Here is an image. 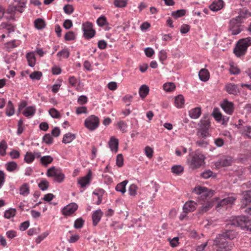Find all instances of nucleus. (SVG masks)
<instances>
[{"label": "nucleus", "instance_id": "a18cd8bd", "mask_svg": "<svg viewBox=\"0 0 251 251\" xmlns=\"http://www.w3.org/2000/svg\"><path fill=\"white\" fill-rule=\"evenodd\" d=\"M213 117L218 122L222 121L223 115L217 108H214L212 113Z\"/></svg>", "mask_w": 251, "mask_h": 251}, {"label": "nucleus", "instance_id": "4c0bfd02", "mask_svg": "<svg viewBox=\"0 0 251 251\" xmlns=\"http://www.w3.org/2000/svg\"><path fill=\"white\" fill-rule=\"evenodd\" d=\"M15 112L14 106L11 102L9 100L8 102L7 106L6 108V113L8 116H12L14 114Z\"/></svg>", "mask_w": 251, "mask_h": 251}, {"label": "nucleus", "instance_id": "338daca9", "mask_svg": "<svg viewBox=\"0 0 251 251\" xmlns=\"http://www.w3.org/2000/svg\"><path fill=\"white\" fill-rule=\"evenodd\" d=\"M98 25L100 26H103L106 23V19L104 16H100L97 21Z\"/></svg>", "mask_w": 251, "mask_h": 251}, {"label": "nucleus", "instance_id": "774afa93", "mask_svg": "<svg viewBox=\"0 0 251 251\" xmlns=\"http://www.w3.org/2000/svg\"><path fill=\"white\" fill-rule=\"evenodd\" d=\"M11 158L15 159L19 158L20 156V152L17 150H12L9 153Z\"/></svg>", "mask_w": 251, "mask_h": 251}, {"label": "nucleus", "instance_id": "e433bc0d", "mask_svg": "<svg viewBox=\"0 0 251 251\" xmlns=\"http://www.w3.org/2000/svg\"><path fill=\"white\" fill-rule=\"evenodd\" d=\"M171 170L174 174L179 175L183 172L184 169L181 165H174L172 167Z\"/></svg>", "mask_w": 251, "mask_h": 251}, {"label": "nucleus", "instance_id": "f3484780", "mask_svg": "<svg viewBox=\"0 0 251 251\" xmlns=\"http://www.w3.org/2000/svg\"><path fill=\"white\" fill-rule=\"evenodd\" d=\"M219 235L223 236L226 239H228L232 240L236 237L238 235L237 232L233 229L226 230L225 232H223Z\"/></svg>", "mask_w": 251, "mask_h": 251}, {"label": "nucleus", "instance_id": "4468645a", "mask_svg": "<svg viewBox=\"0 0 251 251\" xmlns=\"http://www.w3.org/2000/svg\"><path fill=\"white\" fill-rule=\"evenodd\" d=\"M197 203L193 201H190L185 202L183 206V210L185 212H192L196 209Z\"/></svg>", "mask_w": 251, "mask_h": 251}, {"label": "nucleus", "instance_id": "aec40b11", "mask_svg": "<svg viewBox=\"0 0 251 251\" xmlns=\"http://www.w3.org/2000/svg\"><path fill=\"white\" fill-rule=\"evenodd\" d=\"M102 216V212L100 209L96 210L92 214L93 225H97Z\"/></svg>", "mask_w": 251, "mask_h": 251}, {"label": "nucleus", "instance_id": "bb28decb", "mask_svg": "<svg viewBox=\"0 0 251 251\" xmlns=\"http://www.w3.org/2000/svg\"><path fill=\"white\" fill-rule=\"evenodd\" d=\"M76 136L75 134L68 132L65 134L63 138L62 142L64 144L71 143L75 138Z\"/></svg>", "mask_w": 251, "mask_h": 251}, {"label": "nucleus", "instance_id": "c85d7f7f", "mask_svg": "<svg viewBox=\"0 0 251 251\" xmlns=\"http://www.w3.org/2000/svg\"><path fill=\"white\" fill-rule=\"evenodd\" d=\"M53 158L50 155L42 156L40 158L41 164L45 166H47L53 161Z\"/></svg>", "mask_w": 251, "mask_h": 251}, {"label": "nucleus", "instance_id": "cd10ccee", "mask_svg": "<svg viewBox=\"0 0 251 251\" xmlns=\"http://www.w3.org/2000/svg\"><path fill=\"white\" fill-rule=\"evenodd\" d=\"M26 56L29 66L32 67H34L36 62L34 53L32 52H29L26 54Z\"/></svg>", "mask_w": 251, "mask_h": 251}, {"label": "nucleus", "instance_id": "a19ab883", "mask_svg": "<svg viewBox=\"0 0 251 251\" xmlns=\"http://www.w3.org/2000/svg\"><path fill=\"white\" fill-rule=\"evenodd\" d=\"M7 148V145L6 141L2 140L0 143V155L4 156L6 154V150Z\"/></svg>", "mask_w": 251, "mask_h": 251}, {"label": "nucleus", "instance_id": "9b49d317", "mask_svg": "<svg viewBox=\"0 0 251 251\" xmlns=\"http://www.w3.org/2000/svg\"><path fill=\"white\" fill-rule=\"evenodd\" d=\"M236 199V198L234 196H230L225 198L219 201L216 206V208H221L226 205L232 204Z\"/></svg>", "mask_w": 251, "mask_h": 251}, {"label": "nucleus", "instance_id": "423d86ee", "mask_svg": "<svg viewBox=\"0 0 251 251\" xmlns=\"http://www.w3.org/2000/svg\"><path fill=\"white\" fill-rule=\"evenodd\" d=\"M99 119L95 115H91L84 121V125L89 130H95L99 126Z\"/></svg>", "mask_w": 251, "mask_h": 251}, {"label": "nucleus", "instance_id": "f03ea898", "mask_svg": "<svg viewBox=\"0 0 251 251\" xmlns=\"http://www.w3.org/2000/svg\"><path fill=\"white\" fill-rule=\"evenodd\" d=\"M213 246L216 251H229L233 248L234 244L227 242L223 236L218 234L213 241Z\"/></svg>", "mask_w": 251, "mask_h": 251}, {"label": "nucleus", "instance_id": "9d476101", "mask_svg": "<svg viewBox=\"0 0 251 251\" xmlns=\"http://www.w3.org/2000/svg\"><path fill=\"white\" fill-rule=\"evenodd\" d=\"M78 205L75 203H71L64 207L62 214L64 215L69 216L74 213L77 209Z\"/></svg>", "mask_w": 251, "mask_h": 251}, {"label": "nucleus", "instance_id": "6e6552de", "mask_svg": "<svg viewBox=\"0 0 251 251\" xmlns=\"http://www.w3.org/2000/svg\"><path fill=\"white\" fill-rule=\"evenodd\" d=\"M82 29L83 31V35L87 39L93 37L95 34V30L93 29V24L87 22L82 24Z\"/></svg>", "mask_w": 251, "mask_h": 251}, {"label": "nucleus", "instance_id": "3c124183", "mask_svg": "<svg viewBox=\"0 0 251 251\" xmlns=\"http://www.w3.org/2000/svg\"><path fill=\"white\" fill-rule=\"evenodd\" d=\"M42 76V73L41 72L35 71L31 73L29 77L32 79L39 80Z\"/></svg>", "mask_w": 251, "mask_h": 251}, {"label": "nucleus", "instance_id": "de8ad7c7", "mask_svg": "<svg viewBox=\"0 0 251 251\" xmlns=\"http://www.w3.org/2000/svg\"><path fill=\"white\" fill-rule=\"evenodd\" d=\"M114 4L117 7H124L127 4V0H115Z\"/></svg>", "mask_w": 251, "mask_h": 251}, {"label": "nucleus", "instance_id": "6ab92c4d", "mask_svg": "<svg viewBox=\"0 0 251 251\" xmlns=\"http://www.w3.org/2000/svg\"><path fill=\"white\" fill-rule=\"evenodd\" d=\"M224 5V1L222 0H218L214 1L213 3L209 5V8L211 11H217L221 9Z\"/></svg>", "mask_w": 251, "mask_h": 251}, {"label": "nucleus", "instance_id": "5701e85b", "mask_svg": "<svg viewBox=\"0 0 251 251\" xmlns=\"http://www.w3.org/2000/svg\"><path fill=\"white\" fill-rule=\"evenodd\" d=\"M201 115V108L196 107L191 109L189 111V115L192 119H198Z\"/></svg>", "mask_w": 251, "mask_h": 251}, {"label": "nucleus", "instance_id": "0eeeda50", "mask_svg": "<svg viewBox=\"0 0 251 251\" xmlns=\"http://www.w3.org/2000/svg\"><path fill=\"white\" fill-rule=\"evenodd\" d=\"M204 155L200 152H196L192 157L190 166L193 169L199 168L204 162Z\"/></svg>", "mask_w": 251, "mask_h": 251}, {"label": "nucleus", "instance_id": "7c9ffc66", "mask_svg": "<svg viewBox=\"0 0 251 251\" xmlns=\"http://www.w3.org/2000/svg\"><path fill=\"white\" fill-rule=\"evenodd\" d=\"M149 92V88L146 85H142L139 89V95L141 98H144Z\"/></svg>", "mask_w": 251, "mask_h": 251}, {"label": "nucleus", "instance_id": "8fccbe9b", "mask_svg": "<svg viewBox=\"0 0 251 251\" xmlns=\"http://www.w3.org/2000/svg\"><path fill=\"white\" fill-rule=\"evenodd\" d=\"M137 188H138L135 184H131L128 188L129 194L132 196H135L136 195Z\"/></svg>", "mask_w": 251, "mask_h": 251}, {"label": "nucleus", "instance_id": "2f4dec72", "mask_svg": "<svg viewBox=\"0 0 251 251\" xmlns=\"http://www.w3.org/2000/svg\"><path fill=\"white\" fill-rule=\"evenodd\" d=\"M175 103L177 108H182L184 103L183 96L181 95L177 96L175 99Z\"/></svg>", "mask_w": 251, "mask_h": 251}, {"label": "nucleus", "instance_id": "864d4df0", "mask_svg": "<svg viewBox=\"0 0 251 251\" xmlns=\"http://www.w3.org/2000/svg\"><path fill=\"white\" fill-rule=\"evenodd\" d=\"M38 186L41 190H42V191L46 190L49 187V182L47 180H45V179L42 180L38 184Z\"/></svg>", "mask_w": 251, "mask_h": 251}, {"label": "nucleus", "instance_id": "680f3d73", "mask_svg": "<svg viewBox=\"0 0 251 251\" xmlns=\"http://www.w3.org/2000/svg\"><path fill=\"white\" fill-rule=\"evenodd\" d=\"M213 173L211 171L207 170L201 173V176L205 179H207L210 177L213 176Z\"/></svg>", "mask_w": 251, "mask_h": 251}, {"label": "nucleus", "instance_id": "1a4fd4ad", "mask_svg": "<svg viewBox=\"0 0 251 251\" xmlns=\"http://www.w3.org/2000/svg\"><path fill=\"white\" fill-rule=\"evenodd\" d=\"M193 192L196 194L200 195L201 197L210 198L214 195V191L212 190H208L207 188L202 186L196 187Z\"/></svg>", "mask_w": 251, "mask_h": 251}, {"label": "nucleus", "instance_id": "dca6fc26", "mask_svg": "<svg viewBox=\"0 0 251 251\" xmlns=\"http://www.w3.org/2000/svg\"><path fill=\"white\" fill-rule=\"evenodd\" d=\"M242 195L241 202L243 205H247L251 202V190L243 192Z\"/></svg>", "mask_w": 251, "mask_h": 251}, {"label": "nucleus", "instance_id": "f8f14e48", "mask_svg": "<svg viewBox=\"0 0 251 251\" xmlns=\"http://www.w3.org/2000/svg\"><path fill=\"white\" fill-rule=\"evenodd\" d=\"M221 107L227 114L231 115L234 110V104L232 102L225 100L221 104Z\"/></svg>", "mask_w": 251, "mask_h": 251}, {"label": "nucleus", "instance_id": "603ef678", "mask_svg": "<svg viewBox=\"0 0 251 251\" xmlns=\"http://www.w3.org/2000/svg\"><path fill=\"white\" fill-rule=\"evenodd\" d=\"M57 55L58 57H63L64 58H67L70 55V52L67 49H65L59 51L57 53Z\"/></svg>", "mask_w": 251, "mask_h": 251}, {"label": "nucleus", "instance_id": "ea45409f", "mask_svg": "<svg viewBox=\"0 0 251 251\" xmlns=\"http://www.w3.org/2000/svg\"><path fill=\"white\" fill-rule=\"evenodd\" d=\"M34 160L33 154L32 152L27 151L25 155L24 161L30 164Z\"/></svg>", "mask_w": 251, "mask_h": 251}, {"label": "nucleus", "instance_id": "393cba45", "mask_svg": "<svg viewBox=\"0 0 251 251\" xmlns=\"http://www.w3.org/2000/svg\"><path fill=\"white\" fill-rule=\"evenodd\" d=\"M128 182V181L127 180H125L118 183L116 186V190L121 192L122 194H124L126 192V187Z\"/></svg>", "mask_w": 251, "mask_h": 251}, {"label": "nucleus", "instance_id": "69168bd1", "mask_svg": "<svg viewBox=\"0 0 251 251\" xmlns=\"http://www.w3.org/2000/svg\"><path fill=\"white\" fill-rule=\"evenodd\" d=\"M49 234V231H46L42 234L39 235L36 239V242L37 244L40 243L43 240H44Z\"/></svg>", "mask_w": 251, "mask_h": 251}, {"label": "nucleus", "instance_id": "c9c22d12", "mask_svg": "<svg viewBox=\"0 0 251 251\" xmlns=\"http://www.w3.org/2000/svg\"><path fill=\"white\" fill-rule=\"evenodd\" d=\"M35 26L38 29H41L45 27L46 24L44 20L37 19L34 22Z\"/></svg>", "mask_w": 251, "mask_h": 251}, {"label": "nucleus", "instance_id": "f704fd0d", "mask_svg": "<svg viewBox=\"0 0 251 251\" xmlns=\"http://www.w3.org/2000/svg\"><path fill=\"white\" fill-rule=\"evenodd\" d=\"M5 166L7 170L9 172H13L18 167L17 164L14 161L8 162L6 164Z\"/></svg>", "mask_w": 251, "mask_h": 251}, {"label": "nucleus", "instance_id": "20e7f679", "mask_svg": "<svg viewBox=\"0 0 251 251\" xmlns=\"http://www.w3.org/2000/svg\"><path fill=\"white\" fill-rule=\"evenodd\" d=\"M235 126L238 129L240 133L251 138V126L249 125L246 122L239 119L237 123L235 124Z\"/></svg>", "mask_w": 251, "mask_h": 251}, {"label": "nucleus", "instance_id": "f257e3e1", "mask_svg": "<svg viewBox=\"0 0 251 251\" xmlns=\"http://www.w3.org/2000/svg\"><path fill=\"white\" fill-rule=\"evenodd\" d=\"M227 225L240 226L241 228H246L248 230L251 231V219L245 216L232 217Z\"/></svg>", "mask_w": 251, "mask_h": 251}, {"label": "nucleus", "instance_id": "473e14b6", "mask_svg": "<svg viewBox=\"0 0 251 251\" xmlns=\"http://www.w3.org/2000/svg\"><path fill=\"white\" fill-rule=\"evenodd\" d=\"M232 162V158L230 156H226L221 159L220 164L221 166L226 167L230 165Z\"/></svg>", "mask_w": 251, "mask_h": 251}, {"label": "nucleus", "instance_id": "2eb2a0df", "mask_svg": "<svg viewBox=\"0 0 251 251\" xmlns=\"http://www.w3.org/2000/svg\"><path fill=\"white\" fill-rule=\"evenodd\" d=\"M250 16L251 13L248 10L246 9H242L240 10L238 13V15L235 18L239 21H241L242 23H243L246 19L249 18Z\"/></svg>", "mask_w": 251, "mask_h": 251}, {"label": "nucleus", "instance_id": "c756f323", "mask_svg": "<svg viewBox=\"0 0 251 251\" xmlns=\"http://www.w3.org/2000/svg\"><path fill=\"white\" fill-rule=\"evenodd\" d=\"M36 111L35 106H31L26 107L23 112V115L25 117L33 116Z\"/></svg>", "mask_w": 251, "mask_h": 251}, {"label": "nucleus", "instance_id": "37998d69", "mask_svg": "<svg viewBox=\"0 0 251 251\" xmlns=\"http://www.w3.org/2000/svg\"><path fill=\"white\" fill-rule=\"evenodd\" d=\"M175 85L173 82L166 83L163 85V89L166 92H171L175 90Z\"/></svg>", "mask_w": 251, "mask_h": 251}, {"label": "nucleus", "instance_id": "4be33fe9", "mask_svg": "<svg viewBox=\"0 0 251 251\" xmlns=\"http://www.w3.org/2000/svg\"><path fill=\"white\" fill-rule=\"evenodd\" d=\"M118 140L113 137H112L109 141V146L111 150L112 151H114L115 152H117L118 150Z\"/></svg>", "mask_w": 251, "mask_h": 251}, {"label": "nucleus", "instance_id": "b1692460", "mask_svg": "<svg viewBox=\"0 0 251 251\" xmlns=\"http://www.w3.org/2000/svg\"><path fill=\"white\" fill-rule=\"evenodd\" d=\"M200 79L203 81H206L209 78V73L205 69H201L199 73Z\"/></svg>", "mask_w": 251, "mask_h": 251}, {"label": "nucleus", "instance_id": "a878e982", "mask_svg": "<svg viewBox=\"0 0 251 251\" xmlns=\"http://www.w3.org/2000/svg\"><path fill=\"white\" fill-rule=\"evenodd\" d=\"M213 206V202L211 201H207L203 204L201 208L199 209V213L200 214L206 212L211 209Z\"/></svg>", "mask_w": 251, "mask_h": 251}, {"label": "nucleus", "instance_id": "5fc2aeb1", "mask_svg": "<svg viewBox=\"0 0 251 251\" xmlns=\"http://www.w3.org/2000/svg\"><path fill=\"white\" fill-rule=\"evenodd\" d=\"M84 223V221L81 218L77 219L75 221V223H74L75 228H76V229L81 228L83 226Z\"/></svg>", "mask_w": 251, "mask_h": 251}, {"label": "nucleus", "instance_id": "39448f33", "mask_svg": "<svg viewBox=\"0 0 251 251\" xmlns=\"http://www.w3.org/2000/svg\"><path fill=\"white\" fill-rule=\"evenodd\" d=\"M48 177H54V180L58 183H61L64 181L65 175L61 171L56 168L55 167H51L49 168L47 172Z\"/></svg>", "mask_w": 251, "mask_h": 251}, {"label": "nucleus", "instance_id": "72a5a7b5", "mask_svg": "<svg viewBox=\"0 0 251 251\" xmlns=\"http://www.w3.org/2000/svg\"><path fill=\"white\" fill-rule=\"evenodd\" d=\"M29 193V188L27 183L22 185L20 188V194L24 196H27Z\"/></svg>", "mask_w": 251, "mask_h": 251}, {"label": "nucleus", "instance_id": "c03bdc74", "mask_svg": "<svg viewBox=\"0 0 251 251\" xmlns=\"http://www.w3.org/2000/svg\"><path fill=\"white\" fill-rule=\"evenodd\" d=\"M186 14V10L184 9L177 10L176 11H174L172 13V16L175 18L177 19L181 17Z\"/></svg>", "mask_w": 251, "mask_h": 251}, {"label": "nucleus", "instance_id": "6e6d98bb", "mask_svg": "<svg viewBox=\"0 0 251 251\" xmlns=\"http://www.w3.org/2000/svg\"><path fill=\"white\" fill-rule=\"evenodd\" d=\"M117 126L120 130L122 131L123 132H125L126 131L127 125L126 123L124 121H120L118 123Z\"/></svg>", "mask_w": 251, "mask_h": 251}, {"label": "nucleus", "instance_id": "4d7b16f0", "mask_svg": "<svg viewBox=\"0 0 251 251\" xmlns=\"http://www.w3.org/2000/svg\"><path fill=\"white\" fill-rule=\"evenodd\" d=\"M230 31L231 32V34L236 35L238 34L241 31V26H235L229 27Z\"/></svg>", "mask_w": 251, "mask_h": 251}, {"label": "nucleus", "instance_id": "a211bd4d", "mask_svg": "<svg viewBox=\"0 0 251 251\" xmlns=\"http://www.w3.org/2000/svg\"><path fill=\"white\" fill-rule=\"evenodd\" d=\"M226 91L230 94L237 95L240 91L238 88L237 85L229 83L226 86Z\"/></svg>", "mask_w": 251, "mask_h": 251}, {"label": "nucleus", "instance_id": "79ce46f5", "mask_svg": "<svg viewBox=\"0 0 251 251\" xmlns=\"http://www.w3.org/2000/svg\"><path fill=\"white\" fill-rule=\"evenodd\" d=\"M197 135L199 138H205L209 136V133L208 130L200 128Z\"/></svg>", "mask_w": 251, "mask_h": 251}, {"label": "nucleus", "instance_id": "412c9836", "mask_svg": "<svg viewBox=\"0 0 251 251\" xmlns=\"http://www.w3.org/2000/svg\"><path fill=\"white\" fill-rule=\"evenodd\" d=\"M16 11H18L17 6L16 5H10L6 11V13L9 14V16L6 17V19L14 20L15 19V14Z\"/></svg>", "mask_w": 251, "mask_h": 251}, {"label": "nucleus", "instance_id": "58836bf2", "mask_svg": "<svg viewBox=\"0 0 251 251\" xmlns=\"http://www.w3.org/2000/svg\"><path fill=\"white\" fill-rule=\"evenodd\" d=\"M26 2L27 0H21L17 2V4L16 6H17L18 12L22 13L24 11Z\"/></svg>", "mask_w": 251, "mask_h": 251}, {"label": "nucleus", "instance_id": "bf43d9fd", "mask_svg": "<svg viewBox=\"0 0 251 251\" xmlns=\"http://www.w3.org/2000/svg\"><path fill=\"white\" fill-rule=\"evenodd\" d=\"M241 21H239L236 18H232L229 21V27L235 26H241Z\"/></svg>", "mask_w": 251, "mask_h": 251}, {"label": "nucleus", "instance_id": "7ed1b4c3", "mask_svg": "<svg viewBox=\"0 0 251 251\" xmlns=\"http://www.w3.org/2000/svg\"><path fill=\"white\" fill-rule=\"evenodd\" d=\"M251 45V37H247L239 40L236 44L233 52L237 57H240L245 54L247 48Z\"/></svg>", "mask_w": 251, "mask_h": 251}, {"label": "nucleus", "instance_id": "13d9d810", "mask_svg": "<svg viewBox=\"0 0 251 251\" xmlns=\"http://www.w3.org/2000/svg\"><path fill=\"white\" fill-rule=\"evenodd\" d=\"M75 34L73 31H69L66 33L64 38L66 41H71L75 40Z\"/></svg>", "mask_w": 251, "mask_h": 251}, {"label": "nucleus", "instance_id": "e2e57ef3", "mask_svg": "<svg viewBox=\"0 0 251 251\" xmlns=\"http://www.w3.org/2000/svg\"><path fill=\"white\" fill-rule=\"evenodd\" d=\"M43 140L47 144H51L53 142V139L50 134H45L43 137Z\"/></svg>", "mask_w": 251, "mask_h": 251}, {"label": "nucleus", "instance_id": "052dcab7", "mask_svg": "<svg viewBox=\"0 0 251 251\" xmlns=\"http://www.w3.org/2000/svg\"><path fill=\"white\" fill-rule=\"evenodd\" d=\"M210 126V122L208 120H204L201 121L200 128L208 130Z\"/></svg>", "mask_w": 251, "mask_h": 251}, {"label": "nucleus", "instance_id": "ddd939ff", "mask_svg": "<svg viewBox=\"0 0 251 251\" xmlns=\"http://www.w3.org/2000/svg\"><path fill=\"white\" fill-rule=\"evenodd\" d=\"M91 175V172L90 171L86 176L78 179V183L82 188H85L90 183Z\"/></svg>", "mask_w": 251, "mask_h": 251}, {"label": "nucleus", "instance_id": "09e8293b", "mask_svg": "<svg viewBox=\"0 0 251 251\" xmlns=\"http://www.w3.org/2000/svg\"><path fill=\"white\" fill-rule=\"evenodd\" d=\"M49 113L53 118L58 119L60 117V114L58 111L54 108H52L49 110Z\"/></svg>", "mask_w": 251, "mask_h": 251}, {"label": "nucleus", "instance_id": "0e129e2a", "mask_svg": "<svg viewBox=\"0 0 251 251\" xmlns=\"http://www.w3.org/2000/svg\"><path fill=\"white\" fill-rule=\"evenodd\" d=\"M229 72L232 75H238L240 73V70L237 66L230 65Z\"/></svg>", "mask_w": 251, "mask_h": 251}, {"label": "nucleus", "instance_id": "49530a36", "mask_svg": "<svg viewBox=\"0 0 251 251\" xmlns=\"http://www.w3.org/2000/svg\"><path fill=\"white\" fill-rule=\"evenodd\" d=\"M16 210L14 208H10L4 212V216L5 218L9 219L13 217L16 214Z\"/></svg>", "mask_w": 251, "mask_h": 251}]
</instances>
